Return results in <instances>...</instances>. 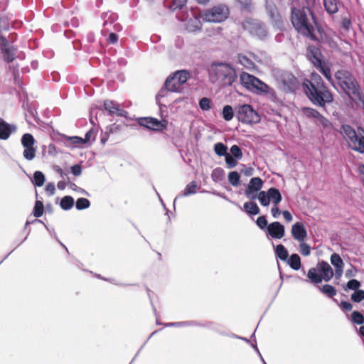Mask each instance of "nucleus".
Segmentation results:
<instances>
[{
  "label": "nucleus",
  "instance_id": "nucleus-63",
  "mask_svg": "<svg viewBox=\"0 0 364 364\" xmlns=\"http://www.w3.org/2000/svg\"><path fill=\"white\" fill-rule=\"evenodd\" d=\"M271 213L274 218H277L280 215L281 211L278 205H273V207L271 209Z\"/></svg>",
  "mask_w": 364,
  "mask_h": 364
},
{
  "label": "nucleus",
  "instance_id": "nucleus-14",
  "mask_svg": "<svg viewBox=\"0 0 364 364\" xmlns=\"http://www.w3.org/2000/svg\"><path fill=\"white\" fill-rule=\"evenodd\" d=\"M105 110L108 112L110 116H119L127 117V112L120 107L119 103L112 100H105L103 104Z\"/></svg>",
  "mask_w": 364,
  "mask_h": 364
},
{
  "label": "nucleus",
  "instance_id": "nucleus-3",
  "mask_svg": "<svg viewBox=\"0 0 364 364\" xmlns=\"http://www.w3.org/2000/svg\"><path fill=\"white\" fill-rule=\"evenodd\" d=\"M303 90L310 102L316 107H325L333 101V97L324 83L315 84L303 82Z\"/></svg>",
  "mask_w": 364,
  "mask_h": 364
},
{
  "label": "nucleus",
  "instance_id": "nucleus-12",
  "mask_svg": "<svg viewBox=\"0 0 364 364\" xmlns=\"http://www.w3.org/2000/svg\"><path fill=\"white\" fill-rule=\"evenodd\" d=\"M260 204L262 206H268L270 201L273 205H279L282 200V196L277 188L272 187L267 191H260Z\"/></svg>",
  "mask_w": 364,
  "mask_h": 364
},
{
  "label": "nucleus",
  "instance_id": "nucleus-48",
  "mask_svg": "<svg viewBox=\"0 0 364 364\" xmlns=\"http://www.w3.org/2000/svg\"><path fill=\"white\" fill-rule=\"evenodd\" d=\"M257 225L262 230H267L268 228V222L264 215H262L257 218L256 220Z\"/></svg>",
  "mask_w": 364,
  "mask_h": 364
},
{
  "label": "nucleus",
  "instance_id": "nucleus-52",
  "mask_svg": "<svg viewBox=\"0 0 364 364\" xmlns=\"http://www.w3.org/2000/svg\"><path fill=\"white\" fill-rule=\"evenodd\" d=\"M317 122L324 129H329L332 126L331 122L325 117H323L321 114H320L319 117L317 118Z\"/></svg>",
  "mask_w": 364,
  "mask_h": 364
},
{
  "label": "nucleus",
  "instance_id": "nucleus-61",
  "mask_svg": "<svg viewBox=\"0 0 364 364\" xmlns=\"http://www.w3.org/2000/svg\"><path fill=\"white\" fill-rule=\"evenodd\" d=\"M46 191L49 196H52L55 193V187L53 183H48L46 186Z\"/></svg>",
  "mask_w": 364,
  "mask_h": 364
},
{
  "label": "nucleus",
  "instance_id": "nucleus-59",
  "mask_svg": "<svg viewBox=\"0 0 364 364\" xmlns=\"http://www.w3.org/2000/svg\"><path fill=\"white\" fill-rule=\"evenodd\" d=\"M96 136V133L93 129H90L86 134L84 138V140L87 142L90 140H95Z\"/></svg>",
  "mask_w": 364,
  "mask_h": 364
},
{
  "label": "nucleus",
  "instance_id": "nucleus-15",
  "mask_svg": "<svg viewBox=\"0 0 364 364\" xmlns=\"http://www.w3.org/2000/svg\"><path fill=\"white\" fill-rule=\"evenodd\" d=\"M139 124L154 131H161L166 128V125L161 121L153 117L141 118Z\"/></svg>",
  "mask_w": 364,
  "mask_h": 364
},
{
  "label": "nucleus",
  "instance_id": "nucleus-32",
  "mask_svg": "<svg viewBox=\"0 0 364 364\" xmlns=\"http://www.w3.org/2000/svg\"><path fill=\"white\" fill-rule=\"evenodd\" d=\"M318 288L323 294L330 298L336 295L337 291L336 288L330 284H324L321 287H318Z\"/></svg>",
  "mask_w": 364,
  "mask_h": 364
},
{
  "label": "nucleus",
  "instance_id": "nucleus-45",
  "mask_svg": "<svg viewBox=\"0 0 364 364\" xmlns=\"http://www.w3.org/2000/svg\"><path fill=\"white\" fill-rule=\"evenodd\" d=\"M33 213L36 218H39L42 216L43 213V204L41 201L36 200L34 205Z\"/></svg>",
  "mask_w": 364,
  "mask_h": 364
},
{
  "label": "nucleus",
  "instance_id": "nucleus-13",
  "mask_svg": "<svg viewBox=\"0 0 364 364\" xmlns=\"http://www.w3.org/2000/svg\"><path fill=\"white\" fill-rule=\"evenodd\" d=\"M243 27L247 29L250 33L258 37L259 39L263 40L267 36V31L264 24L255 20H247Z\"/></svg>",
  "mask_w": 364,
  "mask_h": 364
},
{
  "label": "nucleus",
  "instance_id": "nucleus-43",
  "mask_svg": "<svg viewBox=\"0 0 364 364\" xmlns=\"http://www.w3.org/2000/svg\"><path fill=\"white\" fill-rule=\"evenodd\" d=\"M196 323L195 321H181V322H172L167 323L165 324L166 326L168 327H184V326H196Z\"/></svg>",
  "mask_w": 364,
  "mask_h": 364
},
{
  "label": "nucleus",
  "instance_id": "nucleus-10",
  "mask_svg": "<svg viewBox=\"0 0 364 364\" xmlns=\"http://www.w3.org/2000/svg\"><path fill=\"white\" fill-rule=\"evenodd\" d=\"M236 116L240 122L244 124L257 123L260 117L250 105H240L236 108Z\"/></svg>",
  "mask_w": 364,
  "mask_h": 364
},
{
  "label": "nucleus",
  "instance_id": "nucleus-41",
  "mask_svg": "<svg viewBox=\"0 0 364 364\" xmlns=\"http://www.w3.org/2000/svg\"><path fill=\"white\" fill-rule=\"evenodd\" d=\"M224 177V171L221 168H216L213 169L211 173L213 181L219 182L223 180Z\"/></svg>",
  "mask_w": 364,
  "mask_h": 364
},
{
  "label": "nucleus",
  "instance_id": "nucleus-23",
  "mask_svg": "<svg viewBox=\"0 0 364 364\" xmlns=\"http://www.w3.org/2000/svg\"><path fill=\"white\" fill-rule=\"evenodd\" d=\"M242 210L249 215H255L259 213L260 210L255 202H246L243 205Z\"/></svg>",
  "mask_w": 364,
  "mask_h": 364
},
{
  "label": "nucleus",
  "instance_id": "nucleus-46",
  "mask_svg": "<svg viewBox=\"0 0 364 364\" xmlns=\"http://www.w3.org/2000/svg\"><path fill=\"white\" fill-rule=\"evenodd\" d=\"M316 68L329 82H331L332 77L331 75V70L328 66H326L323 63H322L321 64V66H318Z\"/></svg>",
  "mask_w": 364,
  "mask_h": 364
},
{
  "label": "nucleus",
  "instance_id": "nucleus-24",
  "mask_svg": "<svg viewBox=\"0 0 364 364\" xmlns=\"http://www.w3.org/2000/svg\"><path fill=\"white\" fill-rule=\"evenodd\" d=\"M198 188L197 183L196 181H192L189 183L185 188L183 192L182 193L178 194L174 199L173 203H175L176 200L183 196H188L190 195L194 194L196 193Z\"/></svg>",
  "mask_w": 364,
  "mask_h": 364
},
{
  "label": "nucleus",
  "instance_id": "nucleus-16",
  "mask_svg": "<svg viewBox=\"0 0 364 364\" xmlns=\"http://www.w3.org/2000/svg\"><path fill=\"white\" fill-rule=\"evenodd\" d=\"M267 233L272 238L281 239L284 236V226L279 222H273L269 224Z\"/></svg>",
  "mask_w": 364,
  "mask_h": 364
},
{
  "label": "nucleus",
  "instance_id": "nucleus-17",
  "mask_svg": "<svg viewBox=\"0 0 364 364\" xmlns=\"http://www.w3.org/2000/svg\"><path fill=\"white\" fill-rule=\"evenodd\" d=\"M16 131V127L7 123L2 118H0V139H8L13 132Z\"/></svg>",
  "mask_w": 364,
  "mask_h": 364
},
{
  "label": "nucleus",
  "instance_id": "nucleus-26",
  "mask_svg": "<svg viewBox=\"0 0 364 364\" xmlns=\"http://www.w3.org/2000/svg\"><path fill=\"white\" fill-rule=\"evenodd\" d=\"M287 262L294 270H299L301 268V259L298 254H292L287 258Z\"/></svg>",
  "mask_w": 364,
  "mask_h": 364
},
{
  "label": "nucleus",
  "instance_id": "nucleus-39",
  "mask_svg": "<svg viewBox=\"0 0 364 364\" xmlns=\"http://www.w3.org/2000/svg\"><path fill=\"white\" fill-rule=\"evenodd\" d=\"M302 111L304 115L308 118L317 119L320 115V113L316 109L311 107H304Z\"/></svg>",
  "mask_w": 364,
  "mask_h": 364
},
{
  "label": "nucleus",
  "instance_id": "nucleus-25",
  "mask_svg": "<svg viewBox=\"0 0 364 364\" xmlns=\"http://www.w3.org/2000/svg\"><path fill=\"white\" fill-rule=\"evenodd\" d=\"M338 0H323V6L329 14H334L338 11Z\"/></svg>",
  "mask_w": 364,
  "mask_h": 364
},
{
  "label": "nucleus",
  "instance_id": "nucleus-22",
  "mask_svg": "<svg viewBox=\"0 0 364 364\" xmlns=\"http://www.w3.org/2000/svg\"><path fill=\"white\" fill-rule=\"evenodd\" d=\"M307 277L313 284H317L322 282V275H321L318 268L312 267L309 269L307 273Z\"/></svg>",
  "mask_w": 364,
  "mask_h": 364
},
{
  "label": "nucleus",
  "instance_id": "nucleus-47",
  "mask_svg": "<svg viewBox=\"0 0 364 364\" xmlns=\"http://www.w3.org/2000/svg\"><path fill=\"white\" fill-rule=\"evenodd\" d=\"M360 287V282L358 281L357 279H353L349 280L347 284H346V287H343L344 290L347 289H351V290H358L359 287Z\"/></svg>",
  "mask_w": 364,
  "mask_h": 364
},
{
  "label": "nucleus",
  "instance_id": "nucleus-60",
  "mask_svg": "<svg viewBox=\"0 0 364 364\" xmlns=\"http://www.w3.org/2000/svg\"><path fill=\"white\" fill-rule=\"evenodd\" d=\"M70 171L71 173L75 176H79L82 173V168L80 165L79 164H75L70 167Z\"/></svg>",
  "mask_w": 364,
  "mask_h": 364
},
{
  "label": "nucleus",
  "instance_id": "nucleus-9",
  "mask_svg": "<svg viewBox=\"0 0 364 364\" xmlns=\"http://www.w3.org/2000/svg\"><path fill=\"white\" fill-rule=\"evenodd\" d=\"M277 82L280 88L286 92H294L299 87L298 79L288 71L279 73L277 76Z\"/></svg>",
  "mask_w": 364,
  "mask_h": 364
},
{
  "label": "nucleus",
  "instance_id": "nucleus-1",
  "mask_svg": "<svg viewBox=\"0 0 364 364\" xmlns=\"http://www.w3.org/2000/svg\"><path fill=\"white\" fill-rule=\"evenodd\" d=\"M291 21L299 33L311 39L314 38L316 22L314 14L308 6L296 7L293 3L291 8Z\"/></svg>",
  "mask_w": 364,
  "mask_h": 364
},
{
  "label": "nucleus",
  "instance_id": "nucleus-20",
  "mask_svg": "<svg viewBox=\"0 0 364 364\" xmlns=\"http://www.w3.org/2000/svg\"><path fill=\"white\" fill-rule=\"evenodd\" d=\"M317 267L322 275V279L325 282H329L333 277V271L329 264L326 262H318Z\"/></svg>",
  "mask_w": 364,
  "mask_h": 364
},
{
  "label": "nucleus",
  "instance_id": "nucleus-38",
  "mask_svg": "<svg viewBox=\"0 0 364 364\" xmlns=\"http://www.w3.org/2000/svg\"><path fill=\"white\" fill-rule=\"evenodd\" d=\"M90 200L85 198H78L75 203L76 209L78 210L87 209L90 207Z\"/></svg>",
  "mask_w": 364,
  "mask_h": 364
},
{
  "label": "nucleus",
  "instance_id": "nucleus-7",
  "mask_svg": "<svg viewBox=\"0 0 364 364\" xmlns=\"http://www.w3.org/2000/svg\"><path fill=\"white\" fill-rule=\"evenodd\" d=\"M242 85L250 92L257 94H267L269 87L259 78L246 72H242L240 76Z\"/></svg>",
  "mask_w": 364,
  "mask_h": 364
},
{
  "label": "nucleus",
  "instance_id": "nucleus-30",
  "mask_svg": "<svg viewBox=\"0 0 364 364\" xmlns=\"http://www.w3.org/2000/svg\"><path fill=\"white\" fill-rule=\"evenodd\" d=\"M46 181L45 175L40 171H36L33 173V183L35 186L41 187Z\"/></svg>",
  "mask_w": 364,
  "mask_h": 364
},
{
  "label": "nucleus",
  "instance_id": "nucleus-27",
  "mask_svg": "<svg viewBox=\"0 0 364 364\" xmlns=\"http://www.w3.org/2000/svg\"><path fill=\"white\" fill-rule=\"evenodd\" d=\"M320 56L321 53L318 49H312L310 50L309 60L316 68H317L318 66H321V64L323 63Z\"/></svg>",
  "mask_w": 364,
  "mask_h": 364
},
{
  "label": "nucleus",
  "instance_id": "nucleus-64",
  "mask_svg": "<svg viewBox=\"0 0 364 364\" xmlns=\"http://www.w3.org/2000/svg\"><path fill=\"white\" fill-rule=\"evenodd\" d=\"M107 41L109 43L114 44L118 41V36L114 33H110L107 38Z\"/></svg>",
  "mask_w": 364,
  "mask_h": 364
},
{
  "label": "nucleus",
  "instance_id": "nucleus-4",
  "mask_svg": "<svg viewBox=\"0 0 364 364\" xmlns=\"http://www.w3.org/2000/svg\"><path fill=\"white\" fill-rule=\"evenodd\" d=\"M212 82H218L224 86H231L237 79L235 70L225 63H213L209 70Z\"/></svg>",
  "mask_w": 364,
  "mask_h": 364
},
{
  "label": "nucleus",
  "instance_id": "nucleus-33",
  "mask_svg": "<svg viewBox=\"0 0 364 364\" xmlns=\"http://www.w3.org/2000/svg\"><path fill=\"white\" fill-rule=\"evenodd\" d=\"M214 151L219 156H225L228 153V147L222 142L216 143L214 145Z\"/></svg>",
  "mask_w": 364,
  "mask_h": 364
},
{
  "label": "nucleus",
  "instance_id": "nucleus-58",
  "mask_svg": "<svg viewBox=\"0 0 364 364\" xmlns=\"http://www.w3.org/2000/svg\"><path fill=\"white\" fill-rule=\"evenodd\" d=\"M351 20L349 18L344 17L341 21V27L346 31H349L351 26Z\"/></svg>",
  "mask_w": 364,
  "mask_h": 364
},
{
  "label": "nucleus",
  "instance_id": "nucleus-18",
  "mask_svg": "<svg viewBox=\"0 0 364 364\" xmlns=\"http://www.w3.org/2000/svg\"><path fill=\"white\" fill-rule=\"evenodd\" d=\"M276 0H266V11L269 14L270 16L275 22L278 27H281L282 22L278 14V10L275 4Z\"/></svg>",
  "mask_w": 364,
  "mask_h": 364
},
{
  "label": "nucleus",
  "instance_id": "nucleus-57",
  "mask_svg": "<svg viewBox=\"0 0 364 364\" xmlns=\"http://www.w3.org/2000/svg\"><path fill=\"white\" fill-rule=\"evenodd\" d=\"M121 126L116 124H112L109 126H107L105 129V132H107L108 134H115L118 133L120 130Z\"/></svg>",
  "mask_w": 364,
  "mask_h": 364
},
{
  "label": "nucleus",
  "instance_id": "nucleus-37",
  "mask_svg": "<svg viewBox=\"0 0 364 364\" xmlns=\"http://www.w3.org/2000/svg\"><path fill=\"white\" fill-rule=\"evenodd\" d=\"M228 181L233 186H237L240 183V176L237 171H231L228 174Z\"/></svg>",
  "mask_w": 364,
  "mask_h": 364
},
{
  "label": "nucleus",
  "instance_id": "nucleus-35",
  "mask_svg": "<svg viewBox=\"0 0 364 364\" xmlns=\"http://www.w3.org/2000/svg\"><path fill=\"white\" fill-rule=\"evenodd\" d=\"M223 118L225 121H230L234 117V111L230 105H225L222 112Z\"/></svg>",
  "mask_w": 364,
  "mask_h": 364
},
{
  "label": "nucleus",
  "instance_id": "nucleus-5",
  "mask_svg": "<svg viewBox=\"0 0 364 364\" xmlns=\"http://www.w3.org/2000/svg\"><path fill=\"white\" fill-rule=\"evenodd\" d=\"M191 77V73L186 70H181L170 75L166 80L164 87L159 92L156 99L164 97L167 92H182L183 85Z\"/></svg>",
  "mask_w": 364,
  "mask_h": 364
},
{
  "label": "nucleus",
  "instance_id": "nucleus-50",
  "mask_svg": "<svg viewBox=\"0 0 364 364\" xmlns=\"http://www.w3.org/2000/svg\"><path fill=\"white\" fill-rule=\"evenodd\" d=\"M53 170L60 175V178L63 180H68V181H70L68 177V171L67 170H63L58 166H54Z\"/></svg>",
  "mask_w": 364,
  "mask_h": 364
},
{
  "label": "nucleus",
  "instance_id": "nucleus-6",
  "mask_svg": "<svg viewBox=\"0 0 364 364\" xmlns=\"http://www.w3.org/2000/svg\"><path fill=\"white\" fill-rule=\"evenodd\" d=\"M341 134L348 142L349 146L360 154H364V129H358L359 134L350 125L344 124L341 127Z\"/></svg>",
  "mask_w": 364,
  "mask_h": 364
},
{
  "label": "nucleus",
  "instance_id": "nucleus-40",
  "mask_svg": "<svg viewBox=\"0 0 364 364\" xmlns=\"http://www.w3.org/2000/svg\"><path fill=\"white\" fill-rule=\"evenodd\" d=\"M36 150L34 147L24 148L23 156L27 161H32L36 157Z\"/></svg>",
  "mask_w": 364,
  "mask_h": 364
},
{
  "label": "nucleus",
  "instance_id": "nucleus-36",
  "mask_svg": "<svg viewBox=\"0 0 364 364\" xmlns=\"http://www.w3.org/2000/svg\"><path fill=\"white\" fill-rule=\"evenodd\" d=\"M267 13L268 14L269 16L270 17V18H271V20H272V24H273V26H274L275 28H277L278 30H279V31H280V32H279V33H278L275 36V41H276L277 42H279V43L282 42V41H284V33L282 32V31L283 30V26H284V25H283V21H282V18H280L281 22H282V26H281V27H278V26L275 24V22L273 21V19L272 18V17L270 16L269 14L267 11ZM278 14H279L278 13ZM279 18H281L280 15H279Z\"/></svg>",
  "mask_w": 364,
  "mask_h": 364
},
{
  "label": "nucleus",
  "instance_id": "nucleus-62",
  "mask_svg": "<svg viewBox=\"0 0 364 364\" xmlns=\"http://www.w3.org/2000/svg\"><path fill=\"white\" fill-rule=\"evenodd\" d=\"M64 142L67 146H70L72 144H77V136H64Z\"/></svg>",
  "mask_w": 364,
  "mask_h": 364
},
{
  "label": "nucleus",
  "instance_id": "nucleus-8",
  "mask_svg": "<svg viewBox=\"0 0 364 364\" xmlns=\"http://www.w3.org/2000/svg\"><path fill=\"white\" fill-rule=\"evenodd\" d=\"M229 10L225 5H218L207 9L201 14L203 20L207 22L220 23L228 16Z\"/></svg>",
  "mask_w": 364,
  "mask_h": 364
},
{
  "label": "nucleus",
  "instance_id": "nucleus-11",
  "mask_svg": "<svg viewBox=\"0 0 364 364\" xmlns=\"http://www.w3.org/2000/svg\"><path fill=\"white\" fill-rule=\"evenodd\" d=\"M263 184L264 181L259 177L252 178L245 191L246 197L250 200L257 198L260 202V191Z\"/></svg>",
  "mask_w": 364,
  "mask_h": 364
},
{
  "label": "nucleus",
  "instance_id": "nucleus-21",
  "mask_svg": "<svg viewBox=\"0 0 364 364\" xmlns=\"http://www.w3.org/2000/svg\"><path fill=\"white\" fill-rule=\"evenodd\" d=\"M236 62L249 70H254L256 67L255 63L250 58L242 53L237 55Z\"/></svg>",
  "mask_w": 364,
  "mask_h": 364
},
{
  "label": "nucleus",
  "instance_id": "nucleus-31",
  "mask_svg": "<svg viewBox=\"0 0 364 364\" xmlns=\"http://www.w3.org/2000/svg\"><path fill=\"white\" fill-rule=\"evenodd\" d=\"M21 144L23 148L33 147L35 139L32 134L26 133L21 137Z\"/></svg>",
  "mask_w": 364,
  "mask_h": 364
},
{
  "label": "nucleus",
  "instance_id": "nucleus-51",
  "mask_svg": "<svg viewBox=\"0 0 364 364\" xmlns=\"http://www.w3.org/2000/svg\"><path fill=\"white\" fill-rule=\"evenodd\" d=\"M211 100L207 97H203L199 101V106L202 110H209L210 109Z\"/></svg>",
  "mask_w": 364,
  "mask_h": 364
},
{
  "label": "nucleus",
  "instance_id": "nucleus-53",
  "mask_svg": "<svg viewBox=\"0 0 364 364\" xmlns=\"http://www.w3.org/2000/svg\"><path fill=\"white\" fill-rule=\"evenodd\" d=\"M68 187L75 191V192H77L79 193H81L82 195H85V196H89V193L87 191H85V189L77 186L75 183H72L70 181H68Z\"/></svg>",
  "mask_w": 364,
  "mask_h": 364
},
{
  "label": "nucleus",
  "instance_id": "nucleus-55",
  "mask_svg": "<svg viewBox=\"0 0 364 364\" xmlns=\"http://www.w3.org/2000/svg\"><path fill=\"white\" fill-rule=\"evenodd\" d=\"M225 158L228 168H232L237 166V159L232 156L230 154H228L226 156H225Z\"/></svg>",
  "mask_w": 364,
  "mask_h": 364
},
{
  "label": "nucleus",
  "instance_id": "nucleus-49",
  "mask_svg": "<svg viewBox=\"0 0 364 364\" xmlns=\"http://www.w3.org/2000/svg\"><path fill=\"white\" fill-rule=\"evenodd\" d=\"M351 299L354 302H360L364 299V291L361 289L355 291V292L351 294Z\"/></svg>",
  "mask_w": 364,
  "mask_h": 364
},
{
  "label": "nucleus",
  "instance_id": "nucleus-54",
  "mask_svg": "<svg viewBox=\"0 0 364 364\" xmlns=\"http://www.w3.org/2000/svg\"><path fill=\"white\" fill-rule=\"evenodd\" d=\"M299 242V249L301 254L304 256H309L311 254V247L304 242Z\"/></svg>",
  "mask_w": 364,
  "mask_h": 364
},
{
  "label": "nucleus",
  "instance_id": "nucleus-42",
  "mask_svg": "<svg viewBox=\"0 0 364 364\" xmlns=\"http://www.w3.org/2000/svg\"><path fill=\"white\" fill-rule=\"evenodd\" d=\"M351 321L355 324L361 325L364 323V316L360 312L354 311L351 314Z\"/></svg>",
  "mask_w": 364,
  "mask_h": 364
},
{
  "label": "nucleus",
  "instance_id": "nucleus-56",
  "mask_svg": "<svg viewBox=\"0 0 364 364\" xmlns=\"http://www.w3.org/2000/svg\"><path fill=\"white\" fill-rule=\"evenodd\" d=\"M304 81H309L311 82L314 85L315 84L324 83L321 77L316 73H312L311 80H304Z\"/></svg>",
  "mask_w": 364,
  "mask_h": 364
},
{
  "label": "nucleus",
  "instance_id": "nucleus-44",
  "mask_svg": "<svg viewBox=\"0 0 364 364\" xmlns=\"http://www.w3.org/2000/svg\"><path fill=\"white\" fill-rule=\"evenodd\" d=\"M230 155L236 159L240 160L242 157V152L240 147L237 145H232L230 149Z\"/></svg>",
  "mask_w": 364,
  "mask_h": 364
},
{
  "label": "nucleus",
  "instance_id": "nucleus-19",
  "mask_svg": "<svg viewBox=\"0 0 364 364\" xmlns=\"http://www.w3.org/2000/svg\"><path fill=\"white\" fill-rule=\"evenodd\" d=\"M291 235L296 240L304 242L307 237V232L301 223H296L291 227Z\"/></svg>",
  "mask_w": 364,
  "mask_h": 364
},
{
  "label": "nucleus",
  "instance_id": "nucleus-2",
  "mask_svg": "<svg viewBox=\"0 0 364 364\" xmlns=\"http://www.w3.org/2000/svg\"><path fill=\"white\" fill-rule=\"evenodd\" d=\"M335 77L338 85L349 97L354 100L358 107L364 108V98L352 73L348 70H341L336 73Z\"/></svg>",
  "mask_w": 364,
  "mask_h": 364
},
{
  "label": "nucleus",
  "instance_id": "nucleus-34",
  "mask_svg": "<svg viewBox=\"0 0 364 364\" xmlns=\"http://www.w3.org/2000/svg\"><path fill=\"white\" fill-rule=\"evenodd\" d=\"M331 263L335 267V269L338 268H343V262L340 257V255L337 253H333L331 256Z\"/></svg>",
  "mask_w": 364,
  "mask_h": 364
},
{
  "label": "nucleus",
  "instance_id": "nucleus-29",
  "mask_svg": "<svg viewBox=\"0 0 364 364\" xmlns=\"http://www.w3.org/2000/svg\"><path fill=\"white\" fill-rule=\"evenodd\" d=\"M74 205V199L70 196H65L62 198L60 206L64 210H70Z\"/></svg>",
  "mask_w": 364,
  "mask_h": 364
},
{
  "label": "nucleus",
  "instance_id": "nucleus-28",
  "mask_svg": "<svg viewBox=\"0 0 364 364\" xmlns=\"http://www.w3.org/2000/svg\"><path fill=\"white\" fill-rule=\"evenodd\" d=\"M275 255L282 261H287L289 257V252L285 247L282 245H277L275 248Z\"/></svg>",
  "mask_w": 364,
  "mask_h": 364
}]
</instances>
